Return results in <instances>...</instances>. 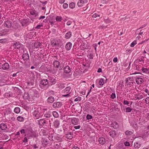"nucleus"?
<instances>
[{"label":"nucleus","mask_w":149,"mask_h":149,"mask_svg":"<svg viewBox=\"0 0 149 149\" xmlns=\"http://www.w3.org/2000/svg\"><path fill=\"white\" fill-rule=\"evenodd\" d=\"M41 143L42 146L44 147H49L52 144L51 142H49L46 139L42 138Z\"/></svg>","instance_id":"f257e3e1"},{"label":"nucleus","mask_w":149,"mask_h":149,"mask_svg":"<svg viewBox=\"0 0 149 149\" xmlns=\"http://www.w3.org/2000/svg\"><path fill=\"white\" fill-rule=\"evenodd\" d=\"M80 49L82 50H84L85 49H90L89 45L88 43H83L80 46Z\"/></svg>","instance_id":"f03ea898"},{"label":"nucleus","mask_w":149,"mask_h":149,"mask_svg":"<svg viewBox=\"0 0 149 149\" xmlns=\"http://www.w3.org/2000/svg\"><path fill=\"white\" fill-rule=\"evenodd\" d=\"M134 78L133 77H128L127 78L125 81L127 84V85H132L133 83Z\"/></svg>","instance_id":"7ed1b4c3"},{"label":"nucleus","mask_w":149,"mask_h":149,"mask_svg":"<svg viewBox=\"0 0 149 149\" xmlns=\"http://www.w3.org/2000/svg\"><path fill=\"white\" fill-rule=\"evenodd\" d=\"M59 40L54 39L52 41V45L53 47L54 46H56L58 48L59 47Z\"/></svg>","instance_id":"20e7f679"},{"label":"nucleus","mask_w":149,"mask_h":149,"mask_svg":"<svg viewBox=\"0 0 149 149\" xmlns=\"http://www.w3.org/2000/svg\"><path fill=\"white\" fill-rule=\"evenodd\" d=\"M48 84V82L47 80H43L40 81L39 86L41 88H43V87Z\"/></svg>","instance_id":"39448f33"},{"label":"nucleus","mask_w":149,"mask_h":149,"mask_svg":"<svg viewBox=\"0 0 149 149\" xmlns=\"http://www.w3.org/2000/svg\"><path fill=\"white\" fill-rule=\"evenodd\" d=\"M62 105V104L60 102H55L53 104L52 107L55 108L60 107Z\"/></svg>","instance_id":"423d86ee"},{"label":"nucleus","mask_w":149,"mask_h":149,"mask_svg":"<svg viewBox=\"0 0 149 149\" xmlns=\"http://www.w3.org/2000/svg\"><path fill=\"white\" fill-rule=\"evenodd\" d=\"M12 25V23L11 21L7 20L5 22L4 26L5 27L9 28L11 27Z\"/></svg>","instance_id":"0eeeda50"},{"label":"nucleus","mask_w":149,"mask_h":149,"mask_svg":"<svg viewBox=\"0 0 149 149\" xmlns=\"http://www.w3.org/2000/svg\"><path fill=\"white\" fill-rule=\"evenodd\" d=\"M136 81L137 84H140L143 83L144 81L143 79L140 77H136Z\"/></svg>","instance_id":"6e6552de"},{"label":"nucleus","mask_w":149,"mask_h":149,"mask_svg":"<svg viewBox=\"0 0 149 149\" xmlns=\"http://www.w3.org/2000/svg\"><path fill=\"white\" fill-rule=\"evenodd\" d=\"M29 20L28 19H24L22 22V26H26L29 24Z\"/></svg>","instance_id":"1a4fd4ad"},{"label":"nucleus","mask_w":149,"mask_h":149,"mask_svg":"<svg viewBox=\"0 0 149 149\" xmlns=\"http://www.w3.org/2000/svg\"><path fill=\"white\" fill-rule=\"evenodd\" d=\"M87 2V0H79L78 2L77 5L79 7H81L83 4Z\"/></svg>","instance_id":"9d476101"},{"label":"nucleus","mask_w":149,"mask_h":149,"mask_svg":"<svg viewBox=\"0 0 149 149\" xmlns=\"http://www.w3.org/2000/svg\"><path fill=\"white\" fill-rule=\"evenodd\" d=\"M13 47L15 49H19L21 46V44L19 42L14 43L13 45Z\"/></svg>","instance_id":"9b49d317"},{"label":"nucleus","mask_w":149,"mask_h":149,"mask_svg":"<svg viewBox=\"0 0 149 149\" xmlns=\"http://www.w3.org/2000/svg\"><path fill=\"white\" fill-rule=\"evenodd\" d=\"M64 72L66 73H69L71 72V69L68 66L65 67L64 68Z\"/></svg>","instance_id":"f8f14e48"},{"label":"nucleus","mask_w":149,"mask_h":149,"mask_svg":"<svg viewBox=\"0 0 149 149\" xmlns=\"http://www.w3.org/2000/svg\"><path fill=\"white\" fill-rule=\"evenodd\" d=\"M1 68L3 69L6 70L8 69L9 68V65L8 63H5L2 65Z\"/></svg>","instance_id":"ddd939ff"},{"label":"nucleus","mask_w":149,"mask_h":149,"mask_svg":"<svg viewBox=\"0 0 149 149\" xmlns=\"http://www.w3.org/2000/svg\"><path fill=\"white\" fill-rule=\"evenodd\" d=\"M36 109L32 113V117L35 119H37V111L36 108Z\"/></svg>","instance_id":"4468645a"},{"label":"nucleus","mask_w":149,"mask_h":149,"mask_svg":"<svg viewBox=\"0 0 149 149\" xmlns=\"http://www.w3.org/2000/svg\"><path fill=\"white\" fill-rule=\"evenodd\" d=\"M72 46V44L70 42L67 43L65 45V48L68 50L70 49Z\"/></svg>","instance_id":"2eb2a0df"},{"label":"nucleus","mask_w":149,"mask_h":149,"mask_svg":"<svg viewBox=\"0 0 149 149\" xmlns=\"http://www.w3.org/2000/svg\"><path fill=\"white\" fill-rule=\"evenodd\" d=\"M54 101V98L53 97H50L47 99V101L49 103H52Z\"/></svg>","instance_id":"dca6fc26"},{"label":"nucleus","mask_w":149,"mask_h":149,"mask_svg":"<svg viewBox=\"0 0 149 149\" xmlns=\"http://www.w3.org/2000/svg\"><path fill=\"white\" fill-rule=\"evenodd\" d=\"M22 59L24 60H27L29 59V56L28 54L25 53L22 56Z\"/></svg>","instance_id":"f3484780"},{"label":"nucleus","mask_w":149,"mask_h":149,"mask_svg":"<svg viewBox=\"0 0 149 149\" xmlns=\"http://www.w3.org/2000/svg\"><path fill=\"white\" fill-rule=\"evenodd\" d=\"M79 120L78 119L76 118H74L72 120V123L74 125H77L78 123Z\"/></svg>","instance_id":"a211bd4d"},{"label":"nucleus","mask_w":149,"mask_h":149,"mask_svg":"<svg viewBox=\"0 0 149 149\" xmlns=\"http://www.w3.org/2000/svg\"><path fill=\"white\" fill-rule=\"evenodd\" d=\"M66 137L69 139H71L73 137L72 136V133L71 132H68L66 135Z\"/></svg>","instance_id":"6ab92c4d"},{"label":"nucleus","mask_w":149,"mask_h":149,"mask_svg":"<svg viewBox=\"0 0 149 149\" xmlns=\"http://www.w3.org/2000/svg\"><path fill=\"white\" fill-rule=\"evenodd\" d=\"M53 64L55 67L58 68L60 65V63L59 61H55L53 63Z\"/></svg>","instance_id":"aec40b11"},{"label":"nucleus","mask_w":149,"mask_h":149,"mask_svg":"<svg viewBox=\"0 0 149 149\" xmlns=\"http://www.w3.org/2000/svg\"><path fill=\"white\" fill-rule=\"evenodd\" d=\"M99 142L100 143L103 145L105 143V139L103 137L100 138L99 140Z\"/></svg>","instance_id":"412c9836"},{"label":"nucleus","mask_w":149,"mask_h":149,"mask_svg":"<svg viewBox=\"0 0 149 149\" xmlns=\"http://www.w3.org/2000/svg\"><path fill=\"white\" fill-rule=\"evenodd\" d=\"M109 134L110 136L113 138L115 137L116 135V133L114 131H112L109 132Z\"/></svg>","instance_id":"4be33fe9"},{"label":"nucleus","mask_w":149,"mask_h":149,"mask_svg":"<svg viewBox=\"0 0 149 149\" xmlns=\"http://www.w3.org/2000/svg\"><path fill=\"white\" fill-rule=\"evenodd\" d=\"M45 123V120L43 119H40L39 120L38 123L40 125H42Z\"/></svg>","instance_id":"5701e85b"},{"label":"nucleus","mask_w":149,"mask_h":149,"mask_svg":"<svg viewBox=\"0 0 149 149\" xmlns=\"http://www.w3.org/2000/svg\"><path fill=\"white\" fill-rule=\"evenodd\" d=\"M111 126L113 127L114 128H117L118 127V123L116 122L112 123L111 124Z\"/></svg>","instance_id":"b1692460"},{"label":"nucleus","mask_w":149,"mask_h":149,"mask_svg":"<svg viewBox=\"0 0 149 149\" xmlns=\"http://www.w3.org/2000/svg\"><path fill=\"white\" fill-rule=\"evenodd\" d=\"M7 127L6 125L5 124L2 123L0 125V128L2 130H5Z\"/></svg>","instance_id":"393cba45"},{"label":"nucleus","mask_w":149,"mask_h":149,"mask_svg":"<svg viewBox=\"0 0 149 149\" xmlns=\"http://www.w3.org/2000/svg\"><path fill=\"white\" fill-rule=\"evenodd\" d=\"M72 36V33L70 31L68 32L65 35V38H66L68 39L70 38Z\"/></svg>","instance_id":"a878e982"},{"label":"nucleus","mask_w":149,"mask_h":149,"mask_svg":"<svg viewBox=\"0 0 149 149\" xmlns=\"http://www.w3.org/2000/svg\"><path fill=\"white\" fill-rule=\"evenodd\" d=\"M71 89L70 86H68L66 87L64 90V93H68L69 92Z\"/></svg>","instance_id":"bb28decb"},{"label":"nucleus","mask_w":149,"mask_h":149,"mask_svg":"<svg viewBox=\"0 0 149 149\" xmlns=\"http://www.w3.org/2000/svg\"><path fill=\"white\" fill-rule=\"evenodd\" d=\"M54 125L56 128H57L58 127L59 125L60 124V123L58 120H55L54 123Z\"/></svg>","instance_id":"cd10ccee"},{"label":"nucleus","mask_w":149,"mask_h":149,"mask_svg":"<svg viewBox=\"0 0 149 149\" xmlns=\"http://www.w3.org/2000/svg\"><path fill=\"white\" fill-rule=\"evenodd\" d=\"M134 131L132 130V131H129L127 130L126 131L125 133L126 135H129L132 134L133 133Z\"/></svg>","instance_id":"c85d7f7f"},{"label":"nucleus","mask_w":149,"mask_h":149,"mask_svg":"<svg viewBox=\"0 0 149 149\" xmlns=\"http://www.w3.org/2000/svg\"><path fill=\"white\" fill-rule=\"evenodd\" d=\"M30 13L31 15L34 16L35 17H36L37 15L36 11H35V10L33 9H32L31 10L30 12Z\"/></svg>","instance_id":"c756f323"},{"label":"nucleus","mask_w":149,"mask_h":149,"mask_svg":"<svg viewBox=\"0 0 149 149\" xmlns=\"http://www.w3.org/2000/svg\"><path fill=\"white\" fill-rule=\"evenodd\" d=\"M141 70H142L143 72L146 73H149V69L146 68H141Z\"/></svg>","instance_id":"7c9ffc66"},{"label":"nucleus","mask_w":149,"mask_h":149,"mask_svg":"<svg viewBox=\"0 0 149 149\" xmlns=\"http://www.w3.org/2000/svg\"><path fill=\"white\" fill-rule=\"evenodd\" d=\"M43 52H40L39 54H38L39 56V57L41 59V58H43L44 56V55L45 54L44 53H42Z\"/></svg>","instance_id":"2f4dec72"},{"label":"nucleus","mask_w":149,"mask_h":149,"mask_svg":"<svg viewBox=\"0 0 149 149\" xmlns=\"http://www.w3.org/2000/svg\"><path fill=\"white\" fill-rule=\"evenodd\" d=\"M135 68H134L137 70H140L141 69V65H137L135 64Z\"/></svg>","instance_id":"473e14b6"},{"label":"nucleus","mask_w":149,"mask_h":149,"mask_svg":"<svg viewBox=\"0 0 149 149\" xmlns=\"http://www.w3.org/2000/svg\"><path fill=\"white\" fill-rule=\"evenodd\" d=\"M14 111L16 113H18L20 111V109L18 107H15L14 109Z\"/></svg>","instance_id":"72a5a7b5"},{"label":"nucleus","mask_w":149,"mask_h":149,"mask_svg":"<svg viewBox=\"0 0 149 149\" xmlns=\"http://www.w3.org/2000/svg\"><path fill=\"white\" fill-rule=\"evenodd\" d=\"M58 87L60 89H62L65 87L64 84H58Z\"/></svg>","instance_id":"f704fd0d"},{"label":"nucleus","mask_w":149,"mask_h":149,"mask_svg":"<svg viewBox=\"0 0 149 149\" xmlns=\"http://www.w3.org/2000/svg\"><path fill=\"white\" fill-rule=\"evenodd\" d=\"M75 4L74 3L72 2L69 4V7L73 9L75 7Z\"/></svg>","instance_id":"c9c22d12"},{"label":"nucleus","mask_w":149,"mask_h":149,"mask_svg":"<svg viewBox=\"0 0 149 149\" xmlns=\"http://www.w3.org/2000/svg\"><path fill=\"white\" fill-rule=\"evenodd\" d=\"M132 125L134 128L135 129L137 128V125L136 122H134V123H133L132 124Z\"/></svg>","instance_id":"e433bc0d"},{"label":"nucleus","mask_w":149,"mask_h":149,"mask_svg":"<svg viewBox=\"0 0 149 149\" xmlns=\"http://www.w3.org/2000/svg\"><path fill=\"white\" fill-rule=\"evenodd\" d=\"M54 133H51L50 134V136H49V140L52 139V140H53V138L54 136Z\"/></svg>","instance_id":"4c0bfd02"},{"label":"nucleus","mask_w":149,"mask_h":149,"mask_svg":"<svg viewBox=\"0 0 149 149\" xmlns=\"http://www.w3.org/2000/svg\"><path fill=\"white\" fill-rule=\"evenodd\" d=\"M17 120L20 121H22L24 120V118L22 117L19 116L17 117Z\"/></svg>","instance_id":"58836bf2"},{"label":"nucleus","mask_w":149,"mask_h":149,"mask_svg":"<svg viewBox=\"0 0 149 149\" xmlns=\"http://www.w3.org/2000/svg\"><path fill=\"white\" fill-rule=\"evenodd\" d=\"M99 83L100 85H103L104 83V80L102 79H100Z\"/></svg>","instance_id":"ea45409f"},{"label":"nucleus","mask_w":149,"mask_h":149,"mask_svg":"<svg viewBox=\"0 0 149 149\" xmlns=\"http://www.w3.org/2000/svg\"><path fill=\"white\" fill-rule=\"evenodd\" d=\"M136 44V40H134L132 42L130 46L131 47H133Z\"/></svg>","instance_id":"a19ab883"},{"label":"nucleus","mask_w":149,"mask_h":149,"mask_svg":"<svg viewBox=\"0 0 149 149\" xmlns=\"http://www.w3.org/2000/svg\"><path fill=\"white\" fill-rule=\"evenodd\" d=\"M54 116L55 117H57L58 116V114L55 111H53L52 112Z\"/></svg>","instance_id":"79ce46f5"},{"label":"nucleus","mask_w":149,"mask_h":149,"mask_svg":"<svg viewBox=\"0 0 149 149\" xmlns=\"http://www.w3.org/2000/svg\"><path fill=\"white\" fill-rule=\"evenodd\" d=\"M56 20L58 21H61L62 20V17H61L57 16L56 18Z\"/></svg>","instance_id":"37998d69"},{"label":"nucleus","mask_w":149,"mask_h":149,"mask_svg":"<svg viewBox=\"0 0 149 149\" xmlns=\"http://www.w3.org/2000/svg\"><path fill=\"white\" fill-rule=\"evenodd\" d=\"M60 144H56L55 145V149H58L60 147Z\"/></svg>","instance_id":"c03bdc74"},{"label":"nucleus","mask_w":149,"mask_h":149,"mask_svg":"<svg viewBox=\"0 0 149 149\" xmlns=\"http://www.w3.org/2000/svg\"><path fill=\"white\" fill-rule=\"evenodd\" d=\"M140 145H138V144L137 143H135L134 145V146L135 148H139L140 147Z\"/></svg>","instance_id":"a18cd8bd"},{"label":"nucleus","mask_w":149,"mask_h":149,"mask_svg":"<svg viewBox=\"0 0 149 149\" xmlns=\"http://www.w3.org/2000/svg\"><path fill=\"white\" fill-rule=\"evenodd\" d=\"M46 130H43L42 131V133L43 135L44 136H45L47 134V133Z\"/></svg>","instance_id":"49530a36"},{"label":"nucleus","mask_w":149,"mask_h":149,"mask_svg":"<svg viewBox=\"0 0 149 149\" xmlns=\"http://www.w3.org/2000/svg\"><path fill=\"white\" fill-rule=\"evenodd\" d=\"M137 61L139 62V63H140V64H142V63H143V60L142 59H138L137 60Z\"/></svg>","instance_id":"de8ad7c7"},{"label":"nucleus","mask_w":149,"mask_h":149,"mask_svg":"<svg viewBox=\"0 0 149 149\" xmlns=\"http://www.w3.org/2000/svg\"><path fill=\"white\" fill-rule=\"evenodd\" d=\"M126 112H129L131 111L132 109L128 107L126 108Z\"/></svg>","instance_id":"09e8293b"},{"label":"nucleus","mask_w":149,"mask_h":149,"mask_svg":"<svg viewBox=\"0 0 149 149\" xmlns=\"http://www.w3.org/2000/svg\"><path fill=\"white\" fill-rule=\"evenodd\" d=\"M86 118H87V120H89L90 119H91L92 118V116L91 115H89V114H88L87 115Z\"/></svg>","instance_id":"8fccbe9b"},{"label":"nucleus","mask_w":149,"mask_h":149,"mask_svg":"<svg viewBox=\"0 0 149 149\" xmlns=\"http://www.w3.org/2000/svg\"><path fill=\"white\" fill-rule=\"evenodd\" d=\"M68 6V5L66 3H65L63 4V7L64 8H67Z\"/></svg>","instance_id":"3c124183"},{"label":"nucleus","mask_w":149,"mask_h":149,"mask_svg":"<svg viewBox=\"0 0 149 149\" xmlns=\"http://www.w3.org/2000/svg\"><path fill=\"white\" fill-rule=\"evenodd\" d=\"M81 98L80 97H77V98H76L75 100H74V101H80L81 100Z\"/></svg>","instance_id":"603ef678"},{"label":"nucleus","mask_w":149,"mask_h":149,"mask_svg":"<svg viewBox=\"0 0 149 149\" xmlns=\"http://www.w3.org/2000/svg\"><path fill=\"white\" fill-rule=\"evenodd\" d=\"M100 15L98 14H97L96 13H95L92 16V17L93 18H95L97 17H100Z\"/></svg>","instance_id":"864d4df0"},{"label":"nucleus","mask_w":149,"mask_h":149,"mask_svg":"<svg viewBox=\"0 0 149 149\" xmlns=\"http://www.w3.org/2000/svg\"><path fill=\"white\" fill-rule=\"evenodd\" d=\"M111 97L112 99H114L116 97V95L115 93H112L111 95Z\"/></svg>","instance_id":"5fc2aeb1"},{"label":"nucleus","mask_w":149,"mask_h":149,"mask_svg":"<svg viewBox=\"0 0 149 149\" xmlns=\"http://www.w3.org/2000/svg\"><path fill=\"white\" fill-rule=\"evenodd\" d=\"M104 20L105 22L107 23H109L111 22L110 20L108 18L105 19Z\"/></svg>","instance_id":"6e6d98bb"},{"label":"nucleus","mask_w":149,"mask_h":149,"mask_svg":"<svg viewBox=\"0 0 149 149\" xmlns=\"http://www.w3.org/2000/svg\"><path fill=\"white\" fill-rule=\"evenodd\" d=\"M88 57V58L90 59H93V55L92 54H90L89 55H88V56H87Z\"/></svg>","instance_id":"4d7b16f0"},{"label":"nucleus","mask_w":149,"mask_h":149,"mask_svg":"<svg viewBox=\"0 0 149 149\" xmlns=\"http://www.w3.org/2000/svg\"><path fill=\"white\" fill-rule=\"evenodd\" d=\"M145 102L147 104H149V97H147L145 100Z\"/></svg>","instance_id":"13d9d810"},{"label":"nucleus","mask_w":149,"mask_h":149,"mask_svg":"<svg viewBox=\"0 0 149 149\" xmlns=\"http://www.w3.org/2000/svg\"><path fill=\"white\" fill-rule=\"evenodd\" d=\"M124 144L126 146H130V144L129 142L126 141L124 143Z\"/></svg>","instance_id":"bf43d9fd"},{"label":"nucleus","mask_w":149,"mask_h":149,"mask_svg":"<svg viewBox=\"0 0 149 149\" xmlns=\"http://www.w3.org/2000/svg\"><path fill=\"white\" fill-rule=\"evenodd\" d=\"M48 93L49 95H50L51 94H54V91H49Z\"/></svg>","instance_id":"052dcab7"},{"label":"nucleus","mask_w":149,"mask_h":149,"mask_svg":"<svg viewBox=\"0 0 149 149\" xmlns=\"http://www.w3.org/2000/svg\"><path fill=\"white\" fill-rule=\"evenodd\" d=\"M70 93H68L66 94L63 95V96L64 97H68L70 96Z\"/></svg>","instance_id":"680f3d73"},{"label":"nucleus","mask_w":149,"mask_h":149,"mask_svg":"<svg viewBox=\"0 0 149 149\" xmlns=\"http://www.w3.org/2000/svg\"><path fill=\"white\" fill-rule=\"evenodd\" d=\"M125 52L126 54H128L131 52V50L130 49L126 50Z\"/></svg>","instance_id":"e2e57ef3"},{"label":"nucleus","mask_w":149,"mask_h":149,"mask_svg":"<svg viewBox=\"0 0 149 149\" xmlns=\"http://www.w3.org/2000/svg\"><path fill=\"white\" fill-rule=\"evenodd\" d=\"M43 113H44L43 112V111H41V114L40 113L39 114H38V116H39V117H41Z\"/></svg>","instance_id":"0e129e2a"},{"label":"nucleus","mask_w":149,"mask_h":149,"mask_svg":"<svg viewBox=\"0 0 149 149\" xmlns=\"http://www.w3.org/2000/svg\"><path fill=\"white\" fill-rule=\"evenodd\" d=\"M107 27L106 26L104 25H102L101 27H99V29H103L104 28H106Z\"/></svg>","instance_id":"69168bd1"},{"label":"nucleus","mask_w":149,"mask_h":149,"mask_svg":"<svg viewBox=\"0 0 149 149\" xmlns=\"http://www.w3.org/2000/svg\"><path fill=\"white\" fill-rule=\"evenodd\" d=\"M138 95L139 97V99H142V98H143V96L142 95H140V94H139V95Z\"/></svg>","instance_id":"338daca9"},{"label":"nucleus","mask_w":149,"mask_h":149,"mask_svg":"<svg viewBox=\"0 0 149 149\" xmlns=\"http://www.w3.org/2000/svg\"><path fill=\"white\" fill-rule=\"evenodd\" d=\"M118 61V59L117 57H115L113 58V61L114 62H116Z\"/></svg>","instance_id":"774afa93"}]
</instances>
